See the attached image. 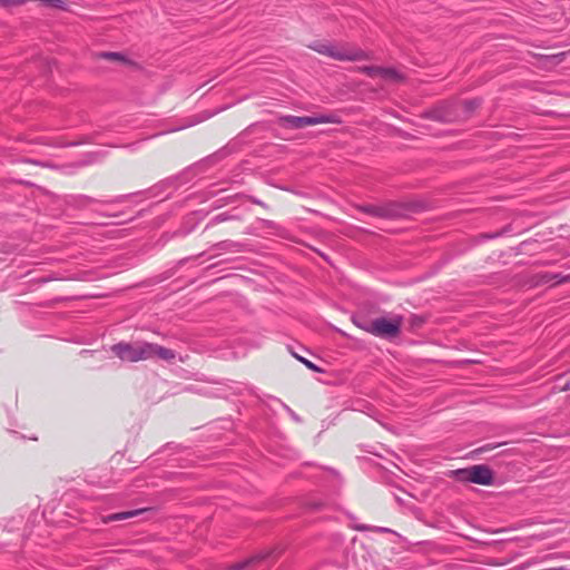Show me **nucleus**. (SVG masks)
Segmentation results:
<instances>
[{"instance_id":"6e6552de","label":"nucleus","mask_w":570,"mask_h":570,"mask_svg":"<svg viewBox=\"0 0 570 570\" xmlns=\"http://www.w3.org/2000/svg\"><path fill=\"white\" fill-rule=\"evenodd\" d=\"M142 511L144 510H130V511H126V512L114 513V514L108 515L105 519V522L126 520V519H129V518L140 514Z\"/></svg>"},{"instance_id":"2eb2a0df","label":"nucleus","mask_w":570,"mask_h":570,"mask_svg":"<svg viewBox=\"0 0 570 570\" xmlns=\"http://www.w3.org/2000/svg\"><path fill=\"white\" fill-rule=\"evenodd\" d=\"M473 107H474V102L470 101L469 108H473Z\"/></svg>"},{"instance_id":"7ed1b4c3","label":"nucleus","mask_w":570,"mask_h":570,"mask_svg":"<svg viewBox=\"0 0 570 570\" xmlns=\"http://www.w3.org/2000/svg\"><path fill=\"white\" fill-rule=\"evenodd\" d=\"M320 124H341V119L336 115L320 116H284L279 118V125L285 128L299 129L307 126Z\"/></svg>"},{"instance_id":"9d476101","label":"nucleus","mask_w":570,"mask_h":570,"mask_svg":"<svg viewBox=\"0 0 570 570\" xmlns=\"http://www.w3.org/2000/svg\"><path fill=\"white\" fill-rule=\"evenodd\" d=\"M268 553H265V554H258L252 559H247L243 562H238V563H235L232 566V570H243L245 569L246 567H248L249 564L258 561V560H262V559H265L267 558Z\"/></svg>"},{"instance_id":"f8f14e48","label":"nucleus","mask_w":570,"mask_h":570,"mask_svg":"<svg viewBox=\"0 0 570 570\" xmlns=\"http://www.w3.org/2000/svg\"><path fill=\"white\" fill-rule=\"evenodd\" d=\"M298 360L305 364V366L312 371H315V372H321V368L318 366H316L314 363H312L311 361L304 358V357H298Z\"/></svg>"},{"instance_id":"ddd939ff","label":"nucleus","mask_w":570,"mask_h":570,"mask_svg":"<svg viewBox=\"0 0 570 570\" xmlns=\"http://www.w3.org/2000/svg\"><path fill=\"white\" fill-rule=\"evenodd\" d=\"M560 390L561 391H570V379L567 381V383Z\"/></svg>"},{"instance_id":"423d86ee","label":"nucleus","mask_w":570,"mask_h":570,"mask_svg":"<svg viewBox=\"0 0 570 570\" xmlns=\"http://www.w3.org/2000/svg\"><path fill=\"white\" fill-rule=\"evenodd\" d=\"M370 77L382 78L386 81L397 82L402 80V76L394 69L381 67H365L363 69Z\"/></svg>"},{"instance_id":"0eeeda50","label":"nucleus","mask_w":570,"mask_h":570,"mask_svg":"<svg viewBox=\"0 0 570 570\" xmlns=\"http://www.w3.org/2000/svg\"><path fill=\"white\" fill-rule=\"evenodd\" d=\"M175 356L176 355L173 350L151 343L150 358L158 357L164 361H173Z\"/></svg>"},{"instance_id":"f257e3e1","label":"nucleus","mask_w":570,"mask_h":570,"mask_svg":"<svg viewBox=\"0 0 570 570\" xmlns=\"http://www.w3.org/2000/svg\"><path fill=\"white\" fill-rule=\"evenodd\" d=\"M308 47L320 55L327 56L338 61H361L368 59V55L364 50L347 43L314 41Z\"/></svg>"},{"instance_id":"4468645a","label":"nucleus","mask_w":570,"mask_h":570,"mask_svg":"<svg viewBox=\"0 0 570 570\" xmlns=\"http://www.w3.org/2000/svg\"><path fill=\"white\" fill-rule=\"evenodd\" d=\"M380 531H382V532H389V531H390V529H386V528H380Z\"/></svg>"},{"instance_id":"20e7f679","label":"nucleus","mask_w":570,"mask_h":570,"mask_svg":"<svg viewBox=\"0 0 570 570\" xmlns=\"http://www.w3.org/2000/svg\"><path fill=\"white\" fill-rule=\"evenodd\" d=\"M366 332L381 336V337H393L396 336L401 328V318H386L379 317L373 320L366 326H362Z\"/></svg>"},{"instance_id":"39448f33","label":"nucleus","mask_w":570,"mask_h":570,"mask_svg":"<svg viewBox=\"0 0 570 570\" xmlns=\"http://www.w3.org/2000/svg\"><path fill=\"white\" fill-rule=\"evenodd\" d=\"M455 474L459 480L482 485H489L493 481L492 471L485 465H473L469 469L458 470Z\"/></svg>"},{"instance_id":"f03ea898","label":"nucleus","mask_w":570,"mask_h":570,"mask_svg":"<svg viewBox=\"0 0 570 570\" xmlns=\"http://www.w3.org/2000/svg\"><path fill=\"white\" fill-rule=\"evenodd\" d=\"M151 343H118L111 347V351L122 361L138 362L150 358Z\"/></svg>"},{"instance_id":"9b49d317","label":"nucleus","mask_w":570,"mask_h":570,"mask_svg":"<svg viewBox=\"0 0 570 570\" xmlns=\"http://www.w3.org/2000/svg\"><path fill=\"white\" fill-rule=\"evenodd\" d=\"M431 117L441 121H450L452 119L451 115L442 111L441 109H435L431 111Z\"/></svg>"},{"instance_id":"1a4fd4ad","label":"nucleus","mask_w":570,"mask_h":570,"mask_svg":"<svg viewBox=\"0 0 570 570\" xmlns=\"http://www.w3.org/2000/svg\"><path fill=\"white\" fill-rule=\"evenodd\" d=\"M99 57L102 58V59L109 60V61L117 62V63H124L125 65V63L129 62L127 57L124 53H121V52L107 51V52L99 53Z\"/></svg>"}]
</instances>
